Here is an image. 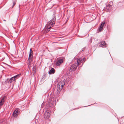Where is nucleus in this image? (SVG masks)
<instances>
[{
	"label": "nucleus",
	"mask_w": 124,
	"mask_h": 124,
	"mask_svg": "<svg viewBox=\"0 0 124 124\" xmlns=\"http://www.w3.org/2000/svg\"><path fill=\"white\" fill-rule=\"evenodd\" d=\"M6 97L5 96L3 97L1 99L0 102V106H1L3 104L4 101L5 100Z\"/></svg>",
	"instance_id": "9"
},
{
	"label": "nucleus",
	"mask_w": 124,
	"mask_h": 124,
	"mask_svg": "<svg viewBox=\"0 0 124 124\" xmlns=\"http://www.w3.org/2000/svg\"><path fill=\"white\" fill-rule=\"evenodd\" d=\"M79 65V62L77 61V63H75L72 65L70 67L69 71L70 72H72L76 69L78 66Z\"/></svg>",
	"instance_id": "4"
},
{
	"label": "nucleus",
	"mask_w": 124,
	"mask_h": 124,
	"mask_svg": "<svg viewBox=\"0 0 124 124\" xmlns=\"http://www.w3.org/2000/svg\"><path fill=\"white\" fill-rule=\"evenodd\" d=\"M105 23L104 22H102V23H101V24L100 26L101 27L103 28V27L104 25V24H105Z\"/></svg>",
	"instance_id": "17"
},
{
	"label": "nucleus",
	"mask_w": 124,
	"mask_h": 124,
	"mask_svg": "<svg viewBox=\"0 0 124 124\" xmlns=\"http://www.w3.org/2000/svg\"><path fill=\"white\" fill-rule=\"evenodd\" d=\"M65 80H62L59 82L57 85V90L59 92H60L62 89L63 87L65 85Z\"/></svg>",
	"instance_id": "3"
},
{
	"label": "nucleus",
	"mask_w": 124,
	"mask_h": 124,
	"mask_svg": "<svg viewBox=\"0 0 124 124\" xmlns=\"http://www.w3.org/2000/svg\"><path fill=\"white\" fill-rule=\"evenodd\" d=\"M56 19L55 15L53 14V17L51 20L47 23V32L48 31H49L50 29L54 26L55 23Z\"/></svg>",
	"instance_id": "2"
},
{
	"label": "nucleus",
	"mask_w": 124,
	"mask_h": 124,
	"mask_svg": "<svg viewBox=\"0 0 124 124\" xmlns=\"http://www.w3.org/2000/svg\"><path fill=\"white\" fill-rule=\"evenodd\" d=\"M15 79L14 78V77L11 78L10 79H7V81L8 83H11L13 82L15 80Z\"/></svg>",
	"instance_id": "11"
},
{
	"label": "nucleus",
	"mask_w": 124,
	"mask_h": 124,
	"mask_svg": "<svg viewBox=\"0 0 124 124\" xmlns=\"http://www.w3.org/2000/svg\"><path fill=\"white\" fill-rule=\"evenodd\" d=\"M85 49V47H84L83 48V49H82V51H84Z\"/></svg>",
	"instance_id": "22"
},
{
	"label": "nucleus",
	"mask_w": 124,
	"mask_h": 124,
	"mask_svg": "<svg viewBox=\"0 0 124 124\" xmlns=\"http://www.w3.org/2000/svg\"><path fill=\"white\" fill-rule=\"evenodd\" d=\"M55 70L53 68H51L48 72V73L49 75L53 74L55 72Z\"/></svg>",
	"instance_id": "8"
},
{
	"label": "nucleus",
	"mask_w": 124,
	"mask_h": 124,
	"mask_svg": "<svg viewBox=\"0 0 124 124\" xmlns=\"http://www.w3.org/2000/svg\"><path fill=\"white\" fill-rule=\"evenodd\" d=\"M32 58L28 59V64L29 67L32 64Z\"/></svg>",
	"instance_id": "10"
},
{
	"label": "nucleus",
	"mask_w": 124,
	"mask_h": 124,
	"mask_svg": "<svg viewBox=\"0 0 124 124\" xmlns=\"http://www.w3.org/2000/svg\"><path fill=\"white\" fill-rule=\"evenodd\" d=\"M44 117H45V118L46 117H45V116H44Z\"/></svg>",
	"instance_id": "27"
},
{
	"label": "nucleus",
	"mask_w": 124,
	"mask_h": 124,
	"mask_svg": "<svg viewBox=\"0 0 124 124\" xmlns=\"http://www.w3.org/2000/svg\"><path fill=\"white\" fill-rule=\"evenodd\" d=\"M47 107H48V108H51L55 105L56 99L54 97H50L49 96L48 98L47 97Z\"/></svg>",
	"instance_id": "1"
},
{
	"label": "nucleus",
	"mask_w": 124,
	"mask_h": 124,
	"mask_svg": "<svg viewBox=\"0 0 124 124\" xmlns=\"http://www.w3.org/2000/svg\"><path fill=\"white\" fill-rule=\"evenodd\" d=\"M18 110H16L13 112V115L15 117H16L18 115Z\"/></svg>",
	"instance_id": "12"
},
{
	"label": "nucleus",
	"mask_w": 124,
	"mask_h": 124,
	"mask_svg": "<svg viewBox=\"0 0 124 124\" xmlns=\"http://www.w3.org/2000/svg\"><path fill=\"white\" fill-rule=\"evenodd\" d=\"M78 61L79 63V64L81 62V61H82V59L81 58H79V59H77V61Z\"/></svg>",
	"instance_id": "18"
},
{
	"label": "nucleus",
	"mask_w": 124,
	"mask_h": 124,
	"mask_svg": "<svg viewBox=\"0 0 124 124\" xmlns=\"http://www.w3.org/2000/svg\"><path fill=\"white\" fill-rule=\"evenodd\" d=\"M111 5L108 4V5L106 6V8L108 11L110 10L111 9Z\"/></svg>",
	"instance_id": "14"
},
{
	"label": "nucleus",
	"mask_w": 124,
	"mask_h": 124,
	"mask_svg": "<svg viewBox=\"0 0 124 124\" xmlns=\"http://www.w3.org/2000/svg\"><path fill=\"white\" fill-rule=\"evenodd\" d=\"M21 75V74H19L17 75H16L14 76V78L15 79H16L19 78L20 76Z\"/></svg>",
	"instance_id": "15"
},
{
	"label": "nucleus",
	"mask_w": 124,
	"mask_h": 124,
	"mask_svg": "<svg viewBox=\"0 0 124 124\" xmlns=\"http://www.w3.org/2000/svg\"><path fill=\"white\" fill-rule=\"evenodd\" d=\"M82 60L84 61V63L85 61V58H84L82 59Z\"/></svg>",
	"instance_id": "21"
},
{
	"label": "nucleus",
	"mask_w": 124,
	"mask_h": 124,
	"mask_svg": "<svg viewBox=\"0 0 124 124\" xmlns=\"http://www.w3.org/2000/svg\"><path fill=\"white\" fill-rule=\"evenodd\" d=\"M50 112L49 111H48V110L47 109V121H51V120L50 119L48 118H49L50 116Z\"/></svg>",
	"instance_id": "7"
},
{
	"label": "nucleus",
	"mask_w": 124,
	"mask_h": 124,
	"mask_svg": "<svg viewBox=\"0 0 124 124\" xmlns=\"http://www.w3.org/2000/svg\"><path fill=\"white\" fill-rule=\"evenodd\" d=\"M103 29V27H101L100 26L98 28V32H101L102 30Z\"/></svg>",
	"instance_id": "16"
},
{
	"label": "nucleus",
	"mask_w": 124,
	"mask_h": 124,
	"mask_svg": "<svg viewBox=\"0 0 124 124\" xmlns=\"http://www.w3.org/2000/svg\"><path fill=\"white\" fill-rule=\"evenodd\" d=\"M15 4H16V3L15 2H13V6H12V8H13L14 7L15 5Z\"/></svg>",
	"instance_id": "20"
},
{
	"label": "nucleus",
	"mask_w": 124,
	"mask_h": 124,
	"mask_svg": "<svg viewBox=\"0 0 124 124\" xmlns=\"http://www.w3.org/2000/svg\"><path fill=\"white\" fill-rule=\"evenodd\" d=\"M33 53V52L32 50L31 49H30V53L29 57V58H32V54Z\"/></svg>",
	"instance_id": "13"
},
{
	"label": "nucleus",
	"mask_w": 124,
	"mask_h": 124,
	"mask_svg": "<svg viewBox=\"0 0 124 124\" xmlns=\"http://www.w3.org/2000/svg\"><path fill=\"white\" fill-rule=\"evenodd\" d=\"M33 72L35 73V71L36 70V68L35 67H34L33 68Z\"/></svg>",
	"instance_id": "19"
},
{
	"label": "nucleus",
	"mask_w": 124,
	"mask_h": 124,
	"mask_svg": "<svg viewBox=\"0 0 124 124\" xmlns=\"http://www.w3.org/2000/svg\"><path fill=\"white\" fill-rule=\"evenodd\" d=\"M50 8H47V10L48 9H50Z\"/></svg>",
	"instance_id": "26"
},
{
	"label": "nucleus",
	"mask_w": 124,
	"mask_h": 124,
	"mask_svg": "<svg viewBox=\"0 0 124 124\" xmlns=\"http://www.w3.org/2000/svg\"><path fill=\"white\" fill-rule=\"evenodd\" d=\"M63 60L62 59H61L57 61L56 63V65L58 66H59L63 62Z\"/></svg>",
	"instance_id": "5"
},
{
	"label": "nucleus",
	"mask_w": 124,
	"mask_h": 124,
	"mask_svg": "<svg viewBox=\"0 0 124 124\" xmlns=\"http://www.w3.org/2000/svg\"><path fill=\"white\" fill-rule=\"evenodd\" d=\"M83 63H84V62L82 63V64L81 66V67L83 65Z\"/></svg>",
	"instance_id": "25"
},
{
	"label": "nucleus",
	"mask_w": 124,
	"mask_h": 124,
	"mask_svg": "<svg viewBox=\"0 0 124 124\" xmlns=\"http://www.w3.org/2000/svg\"><path fill=\"white\" fill-rule=\"evenodd\" d=\"M90 105H88V106H86L85 107H86L87 106H90Z\"/></svg>",
	"instance_id": "23"
},
{
	"label": "nucleus",
	"mask_w": 124,
	"mask_h": 124,
	"mask_svg": "<svg viewBox=\"0 0 124 124\" xmlns=\"http://www.w3.org/2000/svg\"><path fill=\"white\" fill-rule=\"evenodd\" d=\"M83 63H84V62L82 63V64L81 66V67L83 65Z\"/></svg>",
	"instance_id": "24"
},
{
	"label": "nucleus",
	"mask_w": 124,
	"mask_h": 124,
	"mask_svg": "<svg viewBox=\"0 0 124 124\" xmlns=\"http://www.w3.org/2000/svg\"><path fill=\"white\" fill-rule=\"evenodd\" d=\"M100 46L101 47H105L107 46V44L104 41H101L100 43Z\"/></svg>",
	"instance_id": "6"
}]
</instances>
